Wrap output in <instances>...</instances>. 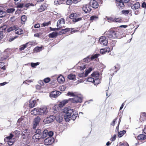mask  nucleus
I'll return each instance as SVG.
<instances>
[{
  "instance_id": "1",
  "label": "nucleus",
  "mask_w": 146,
  "mask_h": 146,
  "mask_svg": "<svg viewBox=\"0 0 146 146\" xmlns=\"http://www.w3.org/2000/svg\"><path fill=\"white\" fill-rule=\"evenodd\" d=\"M63 111L66 113L64 115V119L66 122H68L71 118V115L74 111L73 109L70 107H66L63 109Z\"/></svg>"
},
{
  "instance_id": "2",
  "label": "nucleus",
  "mask_w": 146,
  "mask_h": 146,
  "mask_svg": "<svg viewBox=\"0 0 146 146\" xmlns=\"http://www.w3.org/2000/svg\"><path fill=\"white\" fill-rule=\"evenodd\" d=\"M79 14L76 13L72 14L70 15L69 18L72 19V21L74 22H76L80 21L82 20V19L80 17H78Z\"/></svg>"
},
{
  "instance_id": "3",
  "label": "nucleus",
  "mask_w": 146,
  "mask_h": 146,
  "mask_svg": "<svg viewBox=\"0 0 146 146\" xmlns=\"http://www.w3.org/2000/svg\"><path fill=\"white\" fill-rule=\"evenodd\" d=\"M116 34L114 31L110 29L106 33V36L110 38H116Z\"/></svg>"
},
{
  "instance_id": "4",
  "label": "nucleus",
  "mask_w": 146,
  "mask_h": 146,
  "mask_svg": "<svg viewBox=\"0 0 146 146\" xmlns=\"http://www.w3.org/2000/svg\"><path fill=\"white\" fill-rule=\"evenodd\" d=\"M13 137V135L10 133L9 136L6 137L5 138L4 141L5 142H7V143L9 145H11L13 144L14 142L13 139H12Z\"/></svg>"
},
{
  "instance_id": "5",
  "label": "nucleus",
  "mask_w": 146,
  "mask_h": 146,
  "mask_svg": "<svg viewBox=\"0 0 146 146\" xmlns=\"http://www.w3.org/2000/svg\"><path fill=\"white\" fill-rule=\"evenodd\" d=\"M82 97L76 95H75L73 98H69L71 102L73 103H81L82 101Z\"/></svg>"
},
{
  "instance_id": "6",
  "label": "nucleus",
  "mask_w": 146,
  "mask_h": 146,
  "mask_svg": "<svg viewBox=\"0 0 146 146\" xmlns=\"http://www.w3.org/2000/svg\"><path fill=\"white\" fill-rule=\"evenodd\" d=\"M39 115H44L47 114L48 111L46 107H42L38 108Z\"/></svg>"
},
{
  "instance_id": "7",
  "label": "nucleus",
  "mask_w": 146,
  "mask_h": 146,
  "mask_svg": "<svg viewBox=\"0 0 146 146\" xmlns=\"http://www.w3.org/2000/svg\"><path fill=\"white\" fill-rule=\"evenodd\" d=\"M30 134V131L28 129H24L22 131V135L24 139L27 138Z\"/></svg>"
},
{
  "instance_id": "8",
  "label": "nucleus",
  "mask_w": 146,
  "mask_h": 146,
  "mask_svg": "<svg viewBox=\"0 0 146 146\" xmlns=\"http://www.w3.org/2000/svg\"><path fill=\"white\" fill-rule=\"evenodd\" d=\"M40 120V118L38 116L34 119L33 122V129H35L37 126Z\"/></svg>"
},
{
  "instance_id": "9",
  "label": "nucleus",
  "mask_w": 146,
  "mask_h": 146,
  "mask_svg": "<svg viewBox=\"0 0 146 146\" xmlns=\"http://www.w3.org/2000/svg\"><path fill=\"white\" fill-rule=\"evenodd\" d=\"M55 119V116L50 115L44 119V122H45L46 123H49L53 122Z\"/></svg>"
},
{
  "instance_id": "10",
  "label": "nucleus",
  "mask_w": 146,
  "mask_h": 146,
  "mask_svg": "<svg viewBox=\"0 0 146 146\" xmlns=\"http://www.w3.org/2000/svg\"><path fill=\"white\" fill-rule=\"evenodd\" d=\"M99 42L102 45H106L108 43V40L105 36H102L99 39Z\"/></svg>"
},
{
  "instance_id": "11",
  "label": "nucleus",
  "mask_w": 146,
  "mask_h": 146,
  "mask_svg": "<svg viewBox=\"0 0 146 146\" xmlns=\"http://www.w3.org/2000/svg\"><path fill=\"white\" fill-rule=\"evenodd\" d=\"M99 56V54H95L94 56L91 57L90 58H89L88 57L86 58H84L83 60V61L86 62H88L90 61V60H92L94 58H97Z\"/></svg>"
},
{
  "instance_id": "12",
  "label": "nucleus",
  "mask_w": 146,
  "mask_h": 146,
  "mask_svg": "<svg viewBox=\"0 0 146 146\" xmlns=\"http://www.w3.org/2000/svg\"><path fill=\"white\" fill-rule=\"evenodd\" d=\"M82 9L86 13H88L91 10V7L89 5H86L83 6Z\"/></svg>"
},
{
  "instance_id": "13",
  "label": "nucleus",
  "mask_w": 146,
  "mask_h": 146,
  "mask_svg": "<svg viewBox=\"0 0 146 146\" xmlns=\"http://www.w3.org/2000/svg\"><path fill=\"white\" fill-rule=\"evenodd\" d=\"M53 141V139L52 137H48L45 139L44 143L45 145H48L51 144Z\"/></svg>"
},
{
  "instance_id": "14",
  "label": "nucleus",
  "mask_w": 146,
  "mask_h": 146,
  "mask_svg": "<svg viewBox=\"0 0 146 146\" xmlns=\"http://www.w3.org/2000/svg\"><path fill=\"white\" fill-rule=\"evenodd\" d=\"M120 65L119 64H117L113 67L110 70V72H111V74H112L113 75V72H116L120 69Z\"/></svg>"
},
{
  "instance_id": "15",
  "label": "nucleus",
  "mask_w": 146,
  "mask_h": 146,
  "mask_svg": "<svg viewBox=\"0 0 146 146\" xmlns=\"http://www.w3.org/2000/svg\"><path fill=\"white\" fill-rule=\"evenodd\" d=\"M41 135L35 134L33 137V139L35 142H38L41 140Z\"/></svg>"
},
{
  "instance_id": "16",
  "label": "nucleus",
  "mask_w": 146,
  "mask_h": 146,
  "mask_svg": "<svg viewBox=\"0 0 146 146\" xmlns=\"http://www.w3.org/2000/svg\"><path fill=\"white\" fill-rule=\"evenodd\" d=\"M61 94L60 92L56 91H54L52 92L50 95L51 98H56L60 95Z\"/></svg>"
},
{
  "instance_id": "17",
  "label": "nucleus",
  "mask_w": 146,
  "mask_h": 146,
  "mask_svg": "<svg viewBox=\"0 0 146 146\" xmlns=\"http://www.w3.org/2000/svg\"><path fill=\"white\" fill-rule=\"evenodd\" d=\"M55 119L56 121L58 123H60L62 122L63 119L62 115L61 113L57 114L56 116H55Z\"/></svg>"
},
{
  "instance_id": "18",
  "label": "nucleus",
  "mask_w": 146,
  "mask_h": 146,
  "mask_svg": "<svg viewBox=\"0 0 146 146\" xmlns=\"http://www.w3.org/2000/svg\"><path fill=\"white\" fill-rule=\"evenodd\" d=\"M92 70V68H90L87 70H86L85 74L84 73H81L78 74V76L80 77H86L87 76L89 73H90Z\"/></svg>"
},
{
  "instance_id": "19",
  "label": "nucleus",
  "mask_w": 146,
  "mask_h": 146,
  "mask_svg": "<svg viewBox=\"0 0 146 146\" xmlns=\"http://www.w3.org/2000/svg\"><path fill=\"white\" fill-rule=\"evenodd\" d=\"M90 4L92 7L94 8H97L99 5L98 3L95 0H91L90 2Z\"/></svg>"
},
{
  "instance_id": "20",
  "label": "nucleus",
  "mask_w": 146,
  "mask_h": 146,
  "mask_svg": "<svg viewBox=\"0 0 146 146\" xmlns=\"http://www.w3.org/2000/svg\"><path fill=\"white\" fill-rule=\"evenodd\" d=\"M64 20L63 19H60L58 21L57 24V26L58 27H59V28H60L64 24Z\"/></svg>"
},
{
  "instance_id": "21",
  "label": "nucleus",
  "mask_w": 146,
  "mask_h": 146,
  "mask_svg": "<svg viewBox=\"0 0 146 146\" xmlns=\"http://www.w3.org/2000/svg\"><path fill=\"white\" fill-rule=\"evenodd\" d=\"M70 100L69 99L68 100H64L60 102L58 106L60 108L62 107L65 104L68 103V101Z\"/></svg>"
},
{
  "instance_id": "22",
  "label": "nucleus",
  "mask_w": 146,
  "mask_h": 146,
  "mask_svg": "<svg viewBox=\"0 0 146 146\" xmlns=\"http://www.w3.org/2000/svg\"><path fill=\"white\" fill-rule=\"evenodd\" d=\"M140 3L139 2H137L131 6V8L133 10H135L139 8L140 7Z\"/></svg>"
},
{
  "instance_id": "23",
  "label": "nucleus",
  "mask_w": 146,
  "mask_h": 146,
  "mask_svg": "<svg viewBox=\"0 0 146 146\" xmlns=\"http://www.w3.org/2000/svg\"><path fill=\"white\" fill-rule=\"evenodd\" d=\"M118 2L117 3V6L119 8L123 9L125 6V4H123L121 0H116Z\"/></svg>"
},
{
  "instance_id": "24",
  "label": "nucleus",
  "mask_w": 146,
  "mask_h": 146,
  "mask_svg": "<svg viewBox=\"0 0 146 146\" xmlns=\"http://www.w3.org/2000/svg\"><path fill=\"white\" fill-rule=\"evenodd\" d=\"M110 51V49L109 48H106L101 49L100 50V53L104 54L106 53H108Z\"/></svg>"
},
{
  "instance_id": "25",
  "label": "nucleus",
  "mask_w": 146,
  "mask_h": 146,
  "mask_svg": "<svg viewBox=\"0 0 146 146\" xmlns=\"http://www.w3.org/2000/svg\"><path fill=\"white\" fill-rule=\"evenodd\" d=\"M57 80L59 83L62 84L65 81V79L62 75H60L58 77Z\"/></svg>"
},
{
  "instance_id": "26",
  "label": "nucleus",
  "mask_w": 146,
  "mask_h": 146,
  "mask_svg": "<svg viewBox=\"0 0 146 146\" xmlns=\"http://www.w3.org/2000/svg\"><path fill=\"white\" fill-rule=\"evenodd\" d=\"M39 112L38 108H34L31 111V114L34 115H39Z\"/></svg>"
},
{
  "instance_id": "27",
  "label": "nucleus",
  "mask_w": 146,
  "mask_h": 146,
  "mask_svg": "<svg viewBox=\"0 0 146 146\" xmlns=\"http://www.w3.org/2000/svg\"><path fill=\"white\" fill-rule=\"evenodd\" d=\"M48 131L46 130H44L42 132V133H41V137L42 139H43L45 138L48 136Z\"/></svg>"
},
{
  "instance_id": "28",
  "label": "nucleus",
  "mask_w": 146,
  "mask_h": 146,
  "mask_svg": "<svg viewBox=\"0 0 146 146\" xmlns=\"http://www.w3.org/2000/svg\"><path fill=\"white\" fill-rule=\"evenodd\" d=\"M137 139L139 140H144L146 139V135L141 134L139 135L137 137Z\"/></svg>"
},
{
  "instance_id": "29",
  "label": "nucleus",
  "mask_w": 146,
  "mask_h": 146,
  "mask_svg": "<svg viewBox=\"0 0 146 146\" xmlns=\"http://www.w3.org/2000/svg\"><path fill=\"white\" fill-rule=\"evenodd\" d=\"M36 103V101L31 100L29 102V106L31 108H33Z\"/></svg>"
},
{
  "instance_id": "30",
  "label": "nucleus",
  "mask_w": 146,
  "mask_h": 146,
  "mask_svg": "<svg viewBox=\"0 0 146 146\" xmlns=\"http://www.w3.org/2000/svg\"><path fill=\"white\" fill-rule=\"evenodd\" d=\"M58 33L56 32H53L49 34L48 36L51 38H56L58 35Z\"/></svg>"
},
{
  "instance_id": "31",
  "label": "nucleus",
  "mask_w": 146,
  "mask_h": 146,
  "mask_svg": "<svg viewBox=\"0 0 146 146\" xmlns=\"http://www.w3.org/2000/svg\"><path fill=\"white\" fill-rule=\"evenodd\" d=\"M7 28V26L4 25L3 26L0 27V32L1 33H5Z\"/></svg>"
},
{
  "instance_id": "32",
  "label": "nucleus",
  "mask_w": 146,
  "mask_h": 146,
  "mask_svg": "<svg viewBox=\"0 0 146 146\" xmlns=\"http://www.w3.org/2000/svg\"><path fill=\"white\" fill-rule=\"evenodd\" d=\"M23 32V30L20 29H16L15 31V33L18 35H21L22 33Z\"/></svg>"
},
{
  "instance_id": "33",
  "label": "nucleus",
  "mask_w": 146,
  "mask_h": 146,
  "mask_svg": "<svg viewBox=\"0 0 146 146\" xmlns=\"http://www.w3.org/2000/svg\"><path fill=\"white\" fill-rule=\"evenodd\" d=\"M68 78L70 80H74L76 79V76L74 74H70L68 76Z\"/></svg>"
},
{
  "instance_id": "34",
  "label": "nucleus",
  "mask_w": 146,
  "mask_h": 146,
  "mask_svg": "<svg viewBox=\"0 0 146 146\" xmlns=\"http://www.w3.org/2000/svg\"><path fill=\"white\" fill-rule=\"evenodd\" d=\"M126 133V131L125 130H123L122 131H121L120 132H118V136L119 137H121L125 133Z\"/></svg>"
},
{
  "instance_id": "35",
  "label": "nucleus",
  "mask_w": 146,
  "mask_h": 146,
  "mask_svg": "<svg viewBox=\"0 0 146 146\" xmlns=\"http://www.w3.org/2000/svg\"><path fill=\"white\" fill-rule=\"evenodd\" d=\"M46 8V6L44 5H42L40 6V7L38 9V11L39 12H41L45 10Z\"/></svg>"
},
{
  "instance_id": "36",
  "label": "nucleus",
  "mask_w": 146,
  "mask_h": 146,
  "mask_svg": "<svg viewBox=\"0 0 146 146\" xmlns=\"http://www.w3.org/2000/svg\"><path fill=\"white\" fill-rule=\"evenodd\" d=\"M98 19V17L97 16L93 15L91 16L90 18V20L92 21H96Z\"/></svg>"
},
{
  "instance_id": "37",
  "label": "nucleus",
  "mask_w": 146,
  "mask_h": 146,
  "mask_svg": "<svg viewBox=\"0 0 146 146\" xmlns=\"http://www.w3.org/2000/svg\"><path fill=\"white\" fill-rule=\"evenodd\" d=\"M42 47H36L33 50V52H37L41 51L42 50Z\"/></svg>"
},
{
  "instance_id": "38",
  "label": "nucleus",
  "mask_w": 146,
  "mask_h": 146,
  "mask_svg": "<svg viewBox=\"0 0 146 146\" xmlns=\"http://www.w3.org/2000/svg\"><path fill=\"white\" fill-rule=\"evenodd\" d=\"M35 44L36 43L33 41H29L26 43L27 45H28V46H29V47L31 46L35 45Z\"/></svg>"
},
{
  "instance_id": "39",
  "label": "nucleus",
  "mask_w": 146,
  "mask_h": 146,
  "mask_svg": "<svg viewBox=\"0 0 146 146\" xmlns=\"http://www.w3.org/2000/svg\"><path fill=\"white\" fill-rule=\"evenodd\" d=\"M86 67V64H82L80 66H79L78 68L80 70H84Z\"/></svg>"
},
{
  "instance_id": "40",
  "label": "nucleus",
  "mask_w": 146,
  "mask_h": 146,
  "mask_svg": "<svg viewBox=\"0 0 146 146\" xmlns=\"http://www.w3.org/2000/svg\"><path fill=\"white\" fill-rule=\"evenodd\" d=\"M64 0H56L54 1V3L55 5H58L62 3L64 1Z\"/></svg>"
},
{
  "instance_id": "41",
  "label": "nucleus",
  "mask_w": 146,
  "mask_h": 146,
  "mask_svg": "<svg viewBox=\"0 0 146 146\" xmlns=\"http://www.w3.org/2000/svg\"><path fill=\"white\" fill-rule=\"evenodd\" d=\"M17 28L15 26L10 27L7 29V31L8 32H10L12 31L15 30Z\"/></svg>"
},
{
  "instance_id": "42",
  "label": "nucleus",
  "mask_w": 146,
  "mask_h": 146,
  "mask_svg": "<svg viewBox=\"0 0 146 146\" xmlns=\"http://www.w3.org/2000/svg\"><path fill=\"white\" fill-rule=\"evenodd\" d=\"M78 115L77 112H75L71 116V119L73 120H74L76 118Z\"/></svg>"
},
{
  "instance_id": "43",
  "label": "nucleus",
  "mask_w": 146,
  "mask_h": 146,
  "mask_svg": "<svg viewBox=\"0 0 146 146\" xmlns=\"http://www.w3.org/2000/svg\"><path fill=\"white\" fill-rule=\"evenodd\" d=\"M100 82V80L99 79L96 78L95 79H94V81L93 83H94V85H97Z\"/></svg>"
},
{
  "instance_id": "44",
  "label": "nucleus",
  "mask_w": 146,
  "mask_h": 146,
  "mask_svg": "<svg viewBox=\"0 0 146 146\" xmlns=\"http://www.w3.org/2000/svg\"><path fill=\"white\" fill-rule=\"evenodd\" d=\"M27 46H28L27 45L26 43L25 44H24L20 46L19 49L20 51L23 50Z\"/></svg>"
},
{
  "instance_id": "45",
  "label": "nucleus",
  "mask_w": 146,
  "mask_h": 146,
  "mask_svg": "<svg viewBox=\"0 0 146 146\" xmlns=\"http://www.w3.org/2000/svg\"><path fill=\"white\" fill-rule=\"evenodd\" d=\"M113 20L114 21V22H122V19L120 17L115 18V19H114Z\"/></svg>"
},
{
  "instance_id": "46",
  "label": "nucleus",
  "mask_w": 146,
  "mask_h": 146,
  "mask_svg": "<svg viewBox=\"0 0 146 146\" xmlns=\"http://www.w3.org/2000/svg\"><path fill=\"white\" fill-rule=\"evenodd\" d=\"M131 11L130 10H125L122 11L121 12L122 14L125 15H126L129 14Z\"/></svg>"
},
{
  "instance_id": "47",
  "label": "nucleus",
  "mask_w": 146,
  "mask_h": 146,
  "mask_svg": "<svg viewBox=\"0 0 146 146\" xmlns=\"http://www.w3.org/2000/svg\"><path fill=\"white\" fill-rule=\"evenodd\" d=\"M94 78H98L99 76V73L98 72H94L91 75Z\"/></svg>"
},
{
  "instance_id": "48",
  "label": "nucleus",
  "mask_w": 146,
  "mask_h": 146,
  "mask_svg": "<svg viewBox=\"0 0 146 146\" xmlns=\"http://www.w3.org/2000/svg\"><path fill=\"white\" fill-rule=\"evenodd\" d=\"M40 63L38 62L35 63L32 62L31 63V66L33 68H35L36 66L38 65Z\"/></svg>"
},
{
  "instance_id": "49",
  "label": "nucleus",
  "mask_w": 146,
  "mask_h": 146,
  "mask_svg": "<svg viewBox=\"0 0 146 146\" xmlns=\"http://www.w3.org/2000/svg\"><path fill=\"white\" fill-rule=\"evenodd\" d=\"M121 33L119 31L115 32V34H116V38H120L122 37V36H121Z\"/></svg>"
},
{
  "instance_id": "50",
  "label": "nucleus",
  "mask_w": 146,
  "mask_h": 146,
  "mask_svg": "<svg viewBox=\"0 0 146 146\" xmlns=\"http://www.w3.org/2000/svg\"><path fill=\"white\" fill-rule=\"evenodd\" d=\"M106 18L108 20V22H114V19L111 17H106Z\"/></svg>"
},
{
  "instance_id": "51",
  "label": "nucleus",
  "mask_w": 146,
  "mask_h": 146,
  "mask_svg": "<svg viewBox=\"0 0 146 146\" xmlns=\"http://www.w3.org/2000/svg\"><path fill=\"white\" fill-rule=\"evenodd\" d=\"M15 11V9L13 8L8 9L7 10V12L9 13H11Z\"/></svg>"
},
{
  "instance_id": "52",
  "label": "nucleus",
  "mask_w": 146,
  "mask_h": 146,
  "mask_svg": "<svg viewBox=\"0 0 146 146\" xmlns=\"http://www.w3.org/2000/svg\"><path fill=\"white\" fill-rule=\"evenodd\" d=\"M27 17L25 15H23L21 17V19L22 21L24 22L26 20Z\"/></svg>"
},
{
  "instance_id": "53",
  "label": "nucleus",
  "mask_w": 146,
  "mask_h": 146,
  "mask_svg": "<svg viewBox=\"0 0 146 146\" xmlns=\"http://www.w3.org/2000/svg\"><path fill=\"white\" fill-rule=\"evenodd\" d=\"M66 87L64 86H62L60 87L59 89L61 91H63L66 90Z\"/></svg>"
},
{
  "instance_id": "54",
  "label": "nucleus",
  "mask_w": 146,
  "mask_h": 146,
  "mask_svg": "<svg viewBox=\"0 0 146 146\" xmlns=\"http://www.w3.org/2000/svg\"><path fill=\"white\" fill-rule=\"evenodd\" d=\"M36 134H35L36 135H41V133L40 129H37L36 132Z\"/></svg>"
},
{
  "instance_id": "55",
  "label": "nucleus",
  "mask_w": 146,
  "mask_h": 146,
  "mask_svg": "<svg viewBox=\"0 0 146 146\" xmlns=\"http://www.w3.org/2000/svg\"><path fill=\"white\" fill-rule=\"evenodd\" d=\"M50 24V22H48L47 23H44L42 24H41L42 27H44L46 26H47Z\"/></svg>"
},
{
  "instance_id": "56",
  "label": "nucleus",
  "mask_w": 146,
  "mask_h": 146,
  "mask_svg": "<svg viewBox=\"0 0 146 146\" xmlns=\"http://www.w3.org/2000/svg\"><path fill=\"white\" fill-rule=\"evenodd\" d=\"M67 95L68 96H71L74 97L75 95L74 93L72 92H68L67 94Z\"/></svg>"
},
{
  "instance_id": "57",
  "label": "nucleus",
  "mask_w": 146,
  "mask_h": 146,
  "mask_svg": "<svg viewBox=\"0 0 146 146\" xmlns=\"http://www.w3.org/2000/svg\"><path fill=\"white\" fill-rule=\"evenodd\" d=\"M50 79L49 78H47L44 79V81L45 83H48L50 81Z\"/></svg>"
},
{
  "instance_id": "58",
  "label": "nucleus",
  "mask_w": 146,
  "mask_h": 146,
  "mask_svg": "<svg viewBox=\"0 0 146 146\" xmlns=\"http://www.w3.org/2000/svg\"><path fill=\"white\" fill-rule=\"evenodd\" d=\"M87 80L88 82L93 83V82L94 81V78L92 77H89L88 78Z\"/></svg>"
},
{
  "instance_id": "59",
  "label": "nucleus",
  "mask_w": 146,
  "mask_h": 146,
  "mask_svg": "<svg viewBox=\"0 0 146 146\" xmlns=\"http://www.w3.org/2000/svg\"><path fill=\"white\" fill-rule=\"evenodd\" d=\"M116 138V135L115 134L114 135L113 137H112L110 139L111 141H113L115 140Z\"/></svg>"
},
{
  "instance_id": "60",
  "label": "nucleus",
  "mask_w": 146,
  "mask_h": 146,
  "mask_svg": "<svg viewBox=\"0 0 146 146\" xmlns=\"http://www.w3.org/2000/svg\"><path fill=\"white\" fill-rule=\"evenodd\" d=\"M24 4L23 3H18L17 4V7L18 8H23V7Z\"/></svg>"
},
{
  "instance_id": "61",
  "label": "nucleus",
  "mask_w": 146,
  "mask_h": 146,
  "mask_svg": "<svg viewBox=\"0 0 146 146\" xmlns=\"http://www.w3.org/2000/svg\"><path fill=\"white\" fill-rule=\"evenodd\" d=\"M53 133L52 131H48V136H49L48 137H51L53 135Z\"/></svg>"
},
{
  "instance_id": "62",
  "label": "nucleus",
  "mask_w": 146,
  "mask_h": 146,
  "mask_svg": "<svg viewBox=\"0 0 146 146\" xmlns=\"http://www.w3.org/2000/svg\"><path fill=\"white\" fill-rule=\"evenodd\" d=\"M71 30H72V28H67L65 29H62V31H64L65 32H67L70 31L71 30Z\"/></svg>"
},
{
  "instance_id": "63",
  "label": "nucleus",
  "mask_w": 146,
  "mask_h": 146,
  "mask_svg": "<svg viewBox=\"0 0 146 146\" xmlns=\"http://www.w3.org/2000/svg\"><path fill=\"white\" fill-rule=\"evenodd\" d=\"M73 1H72L71 0H67L66 1V4L68 5H70L71 4Z\"/></svg>"
},
{
  "instance_id": "64",
  "label": "nucleus",
  "mask_w": 146,
  "mask_h": 146,
  "mask_svg": "<svg viewBox=\"0 0 146 146\" xmlns=\"http://www.w3.org/2000/svg\"><path fill=\"white\" fill-rule=\"evenodd\" d=\"M120 146H129L128 144L126 142L121 143L120 144Z\"/></svg>"
}]
</instances>
